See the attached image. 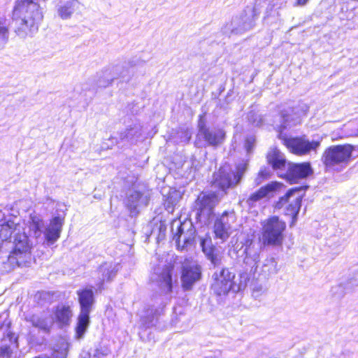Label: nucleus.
<instances>
[{
	"label": "nucleus",
	"instance_id": "obj_35",
	"mask_svg": "<svg viewBox=\"0 0 358 358\" xmlns=\"http://www.w3.org/2000/svg\"><path fill=\"white\" fill-rule=\"evenodd\" d=\"M122 66H113L111 69L107 70L105 72V76L107 77V83L106 85H103V86H106L108 84H110L114 79L117 78L118 77H122V78H124L127 75L124 73V71H121Z\"/></svg>",
	"mask_w": 358,
	"mask_h": 358
},
{
	"label": "nucleus",
	"instance_id": "obj_10",
	"mask_svg": "<svg viewBox=\"0 0 358 358\" xmlns=\"http://www.w3.org/2000/svg\"><path fill=\"white\" fill-rule=\"evenodd\" d=\"M285 145L292 153L297 155H305L311 151H315L320 145V142L310 141L303 136L286 138Z\"/></svg>",
	"mask_w": 358,
	"mask_h": 358
},
{
	"label": "nucleus",
	"instance_id": "obj_19",
	"mask_svg": "<svg viewBox=\"0 0 358 358\" xmlns=\"http://www.w3.org/2000/svg\"><path fill=\"white\" fill-rule=\"evenodd\" d=\"M313 173V169L309 162H303L301 164H288V169L287 171V178L291 180L305 178Z\"/></svg>",
	"mask_w": 358,
	"mask_h": 358
},
{
	"label": "nucleus",
	"instance_id": "obj_9",
	"mask_svg": "<svg viewBox=\"0 0 358 358\" xmlns=\"http://www.w3.org/2000/svg\"><path fill=\"white\" fill-rule=\"evenodd\" d=\"M173 266L171 264H159L153 268L150 280L160 287L162 292L168 294L172 290Z\"/></svg>",
	"mask_w": 358,
	"mask_h": 358
},
{
	"label": "nucleus",
	"instance_id": "obj_13",
	"mask_svg": "<svg viewBox=\"0 0 358 358\" xmlns=\"http://www.w3.org/2000/svg\"><path fill=\"white\" fill-rule=\"evenodd\" d=\"M308 110V106L304 103H298L296 106L284 108L280 111L282 120V127L286 128L288 126L296 124L299 118L304 115Z\"/></svg>",
	"mask_w": 358,
	"mask_h": 358
},
{
	"label": "nucleus",
	"instance_id": "obj_37",
	"mask_svg": "<svg viewBox=\"0 0 358 358\" xmlns=\"http://www.w3.org/2000/svg\"><path fill=\"white\" fill-rule=\"evenodd\" d=\"M284 0H272L267 6L266 10L265 12V15L264 17V20H267L270 17L274 15L275 10L274 8L277 7V8H280L285 4Z\"/></svg>",
	"mask_w": 358,
	"mask_h": 358
},
{
	"label": "nucleus",
	"instance_id": "obj_47",
	"mask_svg": "<svg viewBox=\"0 0 358 358\" xmlns=\"http://www.w3.org/2000/svg\"><path fill=\"white\" fill-rule=\"evenodd\" d=\"M309 0H297L296 1V5L298 6H304L307 3V2Z\"/></svg>",
	"mask_w": 358,
	"mask_h": 358
},
{
	"label": "nucleus",
	"instance_id": "obj_20",
	"mask_svg": "<svg viewBox=\"0 0 358 358\" xmlns=\"http://www.w3.org/2000/svg\"><path fill=\"white\" fill-rule=\"evenodd\" d=\"M63 224L64 219L59 216L55 217L50 221L44 231L45 238L49 245L53 244L59 238Z\"/></svg>",
	"mask_w": 358,
	"mask_h": 358
},
{
	"label": "nucleus",
	"instance_id": "obj_26",
	"mask_svg": "<svg viewBox=\"0 0 358 358\" xmlns=\"http://www.w3.org/2000/svg\"><path fill=\"white\" fill-rule=\"evenodd\" d=\"M90 313L80 311L75 328L76 338H83L90 324Z\"/></svg>",
	"mask_w": 358,
	"mask_h": 358
},
{
	"label": "nucleus",
	"instance_id": "obj_30",
	"mask_svg": "<svg viewBox=\"0 0 358 358\" xmlns=\"http://www.w3.org/2000/svg\"><path fill=\"white\" fill-rule=\"evenodd\" d=\"M301 205V196L298 195L285 207V215H290L292 218L291 226L294 225L296 221V217L300 210Z\"/></svg>",
	"mask_w": 358,
	"mask_h": 358
},
{
	"label": "nucleus",
	"instance_id": "obj_16",
	"mask_svg": "<svg viewBox=\"0 0 358 358\" xmlns=\"http://www.w3.org/2000/svg\"><path fill=\"white\" fill-rule=\"evenodd\" d=\"M17 256L21 264H29L31 260L30 246L28 237L25 234H20L15 238V247L11 252Z\"/></svg>",
	"mask_w": 358,
	"mask_h": 358
},
{
	"label": "nucleus",
	"instance_id": "obj_44",
	"mask_svg": "<svg viewBox=\"0 0 358 358\" xmlns=\"http://www.w3.org/2000/svg\"><path fill=\"white\" fill-rule=\"evenodd\" d=\"M1 354L4 356L7 357L8 358L10 357V355L12 352V350L10 348L8 345H2L0 349Z\"/></svg>",
	"mask_w": 358,
	"mask_h": 358
},
{
	"label": "nucleus",
	"instance_id": "obj_7",
	"mask_svg": "<svg viewBox=\"0 0 358 358\" xmlns=\"http://www.w3.org/2000/svg\"><path fill=\"white\" fill-rule=\"evenodd\" d=\"M171 231L178 249L181 250L193 244L195 238V229L190 220H173L171 223Z\"/></svg>",
	"mask_w": 358,
	"mask_h": 358
},
{
	"label": "nucleus",
	"instance_id": "obj_4",
	"mask_svg": "<svg viewBox=\"0 0 358 358\" xmlns=\"http://www.w3.org/2000/svg\"><path fill=\"white\" fill-rule=\"evenodd\" d=\"M262 236L260 241L264 246H280L282 245L286 228L285 222L277 216H272L262 222Z\"/></svg>",
	"mask_w": 358,
	"mask_h": 358
},
{
	"label": "nucleus",
	"instance_id": "obj_28",
	"mask_svg": "<svg viewBox=\"0 0 358 358\" xmlns=\"http://www.w3.org/2000/svg\"><path fill=\"white\" fill-rule=\"evenodd\" d=\"M26 320L30 322L33 327H37L45 331H49L52 320L48 317L33 315L26 317Z\"/></svg>",
	"mask_w": 358,
	"mask_h": 358
},
{
	"label": "nucleus",
	"instance_id": "obj_22",
	"mask_svg": "<svg viewBox=\"0 0 358 358\" xmlns=\"http://www.w3.org/2000/svg\"><path fill=\"white\" fill-rule=\"evenodd\" d=\"M80 311L91 313L95 302L92 289L85 288L77 291Z\"/></svg>",
	"mask_w": 358,
	"mask_h": 358
},
{
	"label": "nucleus",
	"instance_id": "obj_14",
	"mask_svg": "<svg viewBox=\"0 0 358 358\" xmlns=\"http://www.w3.org/2000/svg\"><path fill=\"white\" fill-rule=\"evenodd\" d=\"M220 196L219 194H216L215 193L199 195L196 201L198 215L204 219H209L214 207L219 202Z\"/></svg>",
	"mask_w": 358,
	"mask_h": 358
},
{
	"label": "nucleus",
	"instance_id": "obj_8",
	"mask_svg": "<svg viewBox=\"0 0 358 358\" xmlns=\"http://www.w3.org/2000/svg\"><path fill=\"white\" fill-rule=\"evenodd\" d=\"M259 13L260 10L257 3L255 6H247L241 17L233 18L230 24L226 26V29L236 34L250 30L255 26Z\"/></svg>",
	"mask_w": 358,
	"mask_h": 358
},
{
	"label": "nucleus",
	"instance_id": "obj_41",
	"mask_svg": "<svg viewBox=\"0 0 358 358\" xmlns=\"http://www.w3.org/2000/svg\"><path fill=\"white\" fill-rule=\"evenodd\" d=\"M248 120L255 127H259L263 121L261 115L253 112H250L248 114Z\"/></svg>",
	"mask_w": 358,
	"mask_h": 358
},
{
	"label": "nucleus",
	"instance_id": "obj_29",
	"mask_svg": "<svg viewBox=\"0 0 358 358\" xmlns=\"http://www.w3.org/2000/svg\"><path fill=\"white\" fill-rule=\"evenodd\" d=\"M20 259L17 256H15V255L10 254L6 257V259H2L1 261V270L3 273H8L13 271L15 267H22L28 266L26 264H21L20 262Z\"/></svg>",
	"mask_w": 358,
	"mask_h": 358
},
{
	"label": "nucleus",
	"instance_id": "obj_18",
	"mask_svg": "<svg viewBox=\"0 0 358 358\" xmlns=\"http://www.w3.org/2000/svg\"><path fill=\"white\" fill-rule=\"evenodd\" d=\"M245 257L243 259V263L250 269V274L255 277V274L258 271V266L257 264L259 261L260 249L255 246V244L250 243L246 246L245 249Z\"/></svg>",
	"mask_w": 358,
	"mask_h": 358
},
{
	"label": "nucleus",
	"instance_id": "obj_43",
	"mask_svg": "<svg viewBox=\"0 0 358 358\" xmlns=\"http://www.w3.org/2000/svg\"><path fill=\"white\" fill-rule=\"evenodd\" d=\"M255 142L254 137L250 136L246 138L245 143V147L248 152H250L252 150Z\"/></svg>",
	"mask_w": 358,
	"mask_h": 358
},
{
	"label": "nucleus",
	"instance_id": "obj_34",
	"mask_svg": "<svg viewBox=\"0 0 358 358\" xmlns=\"http://www.w3.org/2000/svg\"><path fill=\"white\" fill-rule=\"evenodd\" d=\"M9 20L4 15L0 14V45L5 43L9 37Z\"/></svg>",
	"mask_w": 358,
	"mask_h": 358
},
{
	"label": "nucleus",
	"instance_id": "obj_45",
	"mask_svg": "<svg viewBox=\"0 0 358 358\" xmlns=\"http://www.w3.org/2000/svg\"><path fill=\"white\" fill-rule=\"evenodd\" d=\"M270 171L268 169H262L259 173L262 178L264 180L268 178L269 176H270Z\"/></svg>",
	"mask_w": 358,
	"mask_h": 358
},
{
	"label": "nucleus",
	"instance_id": "obj_21",
	"mask_svg": "<svg viewBox=\"0 0 358 358\" xmlns=\"http://www.w3.org/2000/svg\"><path fill=\"white\" fill-rule=\"evenodd\" d=\"M282 184L278 182H271L264 187H261L258 191L252 193L247 200L250 206H253L257 201L267 196L271 193L277 191L282 187Z\"/></svg>",
	"mask_w": 358,
	"mask_h": 358
},
{
	"label": "nucleus",
	"instance_id": "obj_11",
	"mask_svg": "<svg viewBox=\"0 0 358 358\" xmlns=\"http://www.w3.org/2000/svg\"><path fill=\"white\" fill-rule=\"evenodd\" d=\"M236 220V216L234 211L223 213L215 222L214 232L216 238L222 242L225 241L231 234Z\"/></svg>",
	"mask_w": 358,
	"mask_h": 358
},
{
	"label": "nucleus",
	"instance_id": "obj_31",
	"mask_svg": "<svg viewBox=\"0 0 358 358\" xmlns=\"http://www.w3.org/2000/svg\"><path fill=\"white\" fill-rule=\"evenodd\" d=\"M18 224L14 220H8L0 224V242L7 241L17 229Z\"/></svg>",
	"mask_w": 358,
	"mask_h": 358
},
{
	"label": "nucleus",
	"instance_id": "obj_27",
	"mask_svg": "<svg viewBox=\"0 0 358 358\" xmlns=\"http://www.w3.org/2000/svg\"><path fill=\"white\" fill-rule=\"evenodd\" d=\"M54 314L56 321L61 326L69 325L73 316L71 307L63 304L57 306Z\"/></svg>",
	"mask_w": 358,
	"mask_h": 358
},
{
	"label": "nucleus",
	"instance_id": "obj_15",
	"mask_svg": "<svg viewBox=\"0 0 358 358\" xmlns=\"http://www.w3.org/2000/svg\"><path fill=\"white\" fill-rule=\"evenodd\" d=\"M150 199L148 191L131 189L129 190L126 199V205L131 214H136L139 209L147 206Z\"/></svg>",
	"mask_w": 358,
	"mask_h": 358
},
{
	"label": "nucleus",
	"instance_id": "obj_36",
	"mask_svg": "<svg viewBox=\"0 0 358 358\" xmlns=\"http://www.w3.org/2000/svg\"><path fill=\"white\" fill-rule=\"evenodd\" d=\"M31 220L30 231L33 232L36 237L41 236L43 227V221L36 215L31 216Z\"/></svg>",
	"mask_w": 358,
	"mask_h": 358
},
{
	"label": "nucleus",
	"instance_id": "obj_38",
	"mask_svg": "<svg viewBox=\"0 0 358 358\" xmlns=\"http://www.w3.org/2000/svg\"><path fill=\"white\" fill-rule=\"evenodd\" d=\"M200 245L206 255L210 254L213 250H216L215 248L212 244L211 238L208 236L200 238Z\"/></svg>",
	"mask_w": 358,
	"mask_h": 358
},
{
	"label": "nucleus",
	"instance_id": "obj_17",
	"mask_svg": "<svg viewBox=\"0 0 358 358\" xmlns=\"http://www.w3.org/2000/svg\"><path fill=\"white\" fill-rule=\"evenodd\" d=\"M119 265L114 262H104L95 271L96 285L101 289L105 281H110L117 273Z\"/></svg>",
	"mask_w": 358,
	"mask_h": 358
},
{
	"label": "nucleus",
	"instance_id": "obj_40",
	"mask_svg": "<svg viewBox=\"0 0 358 358\" xmlns=\"http://www.w3.org/2000/svg\"><path fill=\"white\" fill-rule=\"evenodd\" d=\"M299 189H289L287 193L284 196H282L279 201L276 203V208H282L283 206L289 201V199L296 192H299Z\"/></svg>",
	"mask_w": 358,
	"mask_h": 358
},
{
	"label": "nucleus",
	"instance_id": "obj_33",
	"mask_svg": "<svg viewBox=\"0 0 358 358\" xmlns=\"http://www.w3.org/2000/svg\"><path fill=\"white\" fill-rule=\"evenodd\" d=\"M78 4L79 2L78 0H72L67 2L64 6L59 8L58 15L62 19L69 18L75 11L76 8L78 7Z\"/></svg>",
	"mask_w": 358,
	"mask_h": 358
},
{
	"label": "nucleus",
	"instance_id": "obj_1",
	"mask_svg": "<svg viewBox=\"0 0 358 358\" xmlns=\"http://www.w3.org/2000/svg\"><path fill=\"white\" fill-rule=\"evenodd\" d=\"M45 0H17L13 16L18 24L16 32L21 38L36 32L43 17V5Z\"/></svg>",
	"mask_w": 358,
	"mask_h": 358
},
{
	"label": "nucleus",
	"instance_id": "obj_24",
	"mask_svg": "<svg viewBox=\"0 0 358 358\" xmlns=\"http://www.w3.org/2000/svg\"><path fill=\"white\" fill-rule=\"evenodd\" d=\"M279 271L278 262L273 257H268L263 262L259 271L258 273V278L262 279H268L273 275L278 273Z\"/></svg>",
	"mask_w": 358,
	"mask_h": 358
},
{
	"label": "nucleus",
	"instance_id": "obj_48",
	"mask_svg": "<svg viewBox=\"0 0 358 358\" xmlns=\"http://www.w3.org/2000/svg\"><path fill=\"white\" fill-rule=\"evenodd\" d=\"M241 278H244V282H246V280H247V279H248V276H247V275H245V274H244V276H243V275H241Z\"/></svg>",
	"mask_w": 358,
	"mask_h": 358
},
{
	"label": "nucleus",
	"instance_id": "obj_42",
	"mask_svg": "<svg viewBox=\"0 0 358 358\" xmlns=\"http://www.w3.org/2000/svg\"><path fill=\"white\" fill-rule=\"evenodd\" d=\"M110 353V351L108 348H101L99 349H96L92 358H103V357L107 356Z\"/></svg>",
	"mask_w": 358,
	"mask_h": 358
},
{
	"label": "nucleus",
	"instance_id": "obj_46",
	"mask_svg": "<svg viewBox=\"0 0 358 358\" xmlns=\"http://www.w3.org/2000/svg\"><path fill=\"white\" fill-rule=\"evenodd\" d=\"M264 180V179H263L262 178V176L258 174L257 176L256 177L255 180V182L256 184V185H260L263 181Z\"/></svg>",
	"mask_w": 358,
	"mask_h": 358
},
{
	"label": "nucleus",
	"instance_id": "obj_23",
	"mask_svg": "<svg viewBox=\"0 0 358 358\" xmlns=\"http://www.w3.org/2000/svg\"><path fill=\"white\" fill-rule=\"evenodd\" d=\"M160 313L159 309L155 308L152 306L145 307L142 314L141 315L140 327L146 329L153 327Z\"/></svg>",
	"mask_w": 358,
	"mask_h": 358
},
{
	"label": "nucleus",
	"instance_id": "obj_6",
	"mask_svg": "<svg viewBox=\"0 0 358 358\" xmlns=\"http://www.w3.org/2000/svg\"><path fill=\"white\" fill-rule=\"evenodd\" d=\"M225 136V131L222 129L208 127L200 119L195 143L197 147H218L224 143Z\"/></svg>",
	"mask_w": 358,
	"mask_h": 358
},
{
	"label": "nucleus",
	"instance_id": "obj_2",
	"mask_svg": "<svg viewBox=\"0 0 358 358\" xmlns=\"http://www.w3.org/2000/svg\"><path fill=\"white\" fill-rule=\"evenodd\" d=\"M248 169V164L242 162L233 171L229 165H224L213 174L212 186L221 190L220 196L227 193V189L236 187L241 180Z\"/></svg>",
	"mask_w": 358,
	"mask_h": 358
},
{
	"label": "nucleus",
	"instance_id": "obj_32",
	"mask_svg": "<svg viewBox=\"0 0 358 358\" xmlns=\"http://www.w3.org/2000/svg\"><path fill=\"white\" fill-rule=\"evenodd\" d=\"M141 135V127L138 124H134L127 128L125 131L120 134V138L122 140H127L133 142L136 140Z\"/></svg>",
	"mask_w": 358,
	"mask_h": 358
},
{
	"label": "nucleus",
	"instance_id": "obj_39",
	"mask_svg": "<svg viewBox=\"0 0 358 358\" xmlns=\"http://www.w3.org/2000/svg\"><path fill=\"white\" fill-rule=\"evenodd\" d=\"M208 259L210 261V263L213 265L214 268L217 269L220 268V266L222 264V255L219 253L217 250H213L206 255Z\"/></svg>",
	"mask_w": 358,
	"mask_h": 358
},
{
	"label": "nucleus",
	"instance_id": "obj_3",
	"mask_svg": "<svg viewBox=\"0 0 358 358\" xmlns=\"http://www.w3.org/2000/svg\"><path fill=\"white\" fill-rule=\"evenodd\" d=\"M353 150L350 144L331 145L324 152L322 162L327 169L340 171L351 161Z\"/></svg>",
	"mask_w": 358,
	"mask_h": 358
},
{
	"label": "nucleus",
	"instance_id": "obj_12",
	"mask_svg": "<svg viewBox=\"0 0 358 358\" xmlns=\"http://www.w3.org/2000/svg\"><path fill=\"white\" fill-rule=\"evenodd\" d=\"M201 278V267L196 262L186 259L182 264L181 281L185 289H190L192 285Z\"/></svg>",
	"mask_w": 358,
	"mask_h": 358
},
{
	"label": "nucleus",
	"instance_id": "obj_5",
	"mask_svg": "<svg viewBox=\"0 0 358 358\" xmlns=\"http://www.w3.org/2000/svg\"><path fill=\"white\" fill-rule=\"evenodd\" d=\"M235 274L228 268H218L212 275L211 289L217 296L226 295L232 289L238 292L241 289L242 281L236 285L234 281Z\"/></svg>",
	"mask_w": 358,
	"mask_h": 358
},
{
	"label": "nucleus",
	"instance_id": "obj_25",
	"mask_svg": "<svg viewBox=\"0 0 358 358\" xmlns=\"http://www.w3.org/2000/svg\"><path fill=\"white\" fill-rule=\"evenodd\" d=\"M267 162L274 170H282L286 166L284 155L277 148H271L266 156Z\"/></svg>",
	"mask_w": 358,
	"mask_h": 358
}]
</instances>
